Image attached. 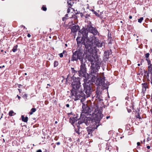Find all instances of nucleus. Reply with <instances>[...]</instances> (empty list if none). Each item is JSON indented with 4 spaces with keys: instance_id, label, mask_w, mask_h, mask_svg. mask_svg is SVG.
Here are the masks:
<instances>
[{
    "instance_id": "nucleus-4",
    "label": "nucleus",
    "mask_w": 152,
    "mask_h": 152,
    "mask_svg": "<svg viewBox=\"0 0 152 152\" xmlns=\"http://www.w3.org/2000/svg\"><path fill=\"white\" fill-rule=\"evenodd\" d=\"M73 81L72 82V89L71 91L72 95L75 100L80 99L81 100L83 98H85V94L83 92V89L80 86V78L73 77Z\"/></svg>"
},
{
    "instance_id": "nucleus-53",
    "label": "nucleus",
    "mask_w": 152,
    "mask_h": 152,
    "mask_svg": "<svg viewBox=\"0 0 152 152\" xmlns=\"http://www.w3.org/2000/svg\"><path fill=\"white\" fill-rule=\"evenodd\" d=\"M138 66H139L140 65V64H137Z\"/></svg>"
},
{
    "instance_id": "nucleus-15",
    "label": "nucleus",
    "mask_w": 152,
    "mask_h": 152,
    "mask_svg": "<svg viewBox=\"0 0 152 152\" xmlns=\"http://www.w3.org/2000/svg\"><path fill=\"white\" fill-rule=\"evenodd\" d=\"M111 54V50H108L105 51L104 53V57L105 58L108 59L109 57V55Z\"/></svg>"
},
{
    "instance_id": "nucleus-36",
    "label": "nucleus",
    "mask_w": 152,
    "mask_h": 152,
    "mask_svg": "<svg viewBox=\"0 0 152 152\" xmlns=\"http://www.w3.org/2000/svg\"><path fill=\"white\" fill-rule=\"evenodd\" d=\"M36 152H42V151L41 150L39 149Z\"/></svg>"
},
{
    "instance_id": "nucleus-13",
    "label": "nucleus",
    "mask_w": 152,
    "mask_h": 152,
    "mask_svg": "<svg viewBox=\"0 0 152 152\" xmlns=\"http://www.w3.org/2000/svg\"><path fill=\"white\" fill-rule=\"evenodd\" d=\"M86 73V68L85 64L82 63L80 66V70L78 71L79 75L80 77H82Z\"/></svg>"
},
{
    "instance_id": "nucleus-22",
    "label": "nucleus",
    "mask_w": 152,
    "mask_h": 152,
    "mask_svg": "<svg viewBox=\"0 0 152 152\" xmlns=\"http://www.w3.org/2000/svg\"><path fill=\"white\" fill-rule=\"evenodd\" d=\"M63 54L66 55V52L64 50L62 53H59L58 55L61 58H62L63 56Z\"/></svg>"
},
{
    "instance_id": "nucleus-49",
    "label": "nucleus",
    "mask_w": 152,
    "mask_h": 152,
    "mask_svg": "<svg viewBox=\"0 0 152 152\" xmlns=\"http://www.w3.org/2000/svg\"><path fill=\"white\" fill-rule=\"evenodd\" d=\"M21 26L22 27H24V28H25V27L24 26H23V25H21Z\"/></svg>"
},
{
    "instance_id": "nucleus-25",
    "label": "nucleus",
    "mask_w": 152,
    "mask_h": 152,
    "mask_svg": "<svg viewBox=\"0 0 152 152\" xmlns=\"http://www.w3.org/2000/svg\"><path fill=\"white\" fill-rule=\"evenodd\" d=\"M14 113V112L12 110H11L9 112V114L10 116H13V114Z\"/></svg>"
},
{
    "instance_id": "nucleus-39",
    "label": "nucleus",
    "mask_w": 152,
    "mask_h": 152,
    "mask_svg": "<svg viewBox=\"0 0 152 152\" xmlns=\"http://www.w3.org/2000/svg\"><path fill=\"white\" fill-rule=\"evenodd\" d=\"M56 144L57 145H59L60 144V142H57Z\"/></svg>"
},
{
    "instance_id": "nucleus-50",
    "label": "nucleus",
    "mask_w": 152,
    "mask_h": 152,
    "mask_svg": "<svg viewBox=\"0 0 152 152\" xmlns=\"http://www.w3.org/2000/svg\"><path fill=\"white\" fill-rule=\"evenodd\" d=\"M131 111V110H128V112H129V113Z\"/></svg>"
},
{
    "instance_id": "nucleus-61",
    "label": "nucleus",
    "mask_w": 152,
    "mask_h": 152,
    "mask_svg": "<svg viewBox=\"0 0 152 152\" xmlns=\"http://www.w3.org/2000/svg\"><path fill=\"white\" fill-rule=\"evenodd\" d=\"M121 23H122V21H121Z\"/></svg>"
},
{
    "instance_id": "nucleus-55",
    "label": "nucleus",
    "mask_w": 152,
    "mask_h": 152,
    "mask_svg": "<svg viewBox=\"0 0 152 152\" xmlns=\"http://www.w3.org/2000/svg\"><path fill=\"white\" fill-rule=\"evenodd\" d=\"M47 85H48V86H50V84H47Z\"/></svg>"
},
{
    "instance_id": "nucleus-33",
    "label": "nucleus",
    "mask_w": 152,
    "mask_h": 152,
    "mask_svg": "<svg viewBox=\"0 0 152 152\" xmlns=\"http://www.w3.org/2000/svg\"><path fill=\"white\" fill-rule=\"evenodd\" d=\"M66 139H68V140L70 142L72 141V139L71 138H66Z\"/></svg>"
},
{
    "instance_id": "nucleus-18",
    "label": "nucleus",
    "mask_w": 152,
    "mask_h": 152,
    "mask_svg": "<svg viewBox=\"0 0 152 152\" xmlns=\"http://www.w3.org/2000/svg\"><path fill=\"white\" fill-rule=\"evenodd\" d=\"M78 119H79V118H78L76 116L75 117H74L72 118H70L69 119V121L70 122H71L72 124H73L76 121H77Z\"/></svg>"
},
{
    "instance_id": "nucleus-52",
    "label": "nucleus",
    "mask_w": 152,
    "mask_h": 152,
    "mask_svg": "<svg viewBox=\"0 0 152 152\" xmlns=\"http://www.w3.org/2000/svg\"><path fill=\"white\" fill-rule=\"evenodd\" d=\"M57 123H58V122H57V121H56L55 122V124H57Z\"/></svg>"
},
{
    "instance_id": "nucleus-26",
    "label": "nucleus",
    "mask_w": 152,
    "mask_h": 152,
    "mask_svg": "<svg viewBox=\"0 0 152 152\" xmlns=\"http://www.w3.org/2000/svg\"><path fill=\"white\" fill-rule=\"evenodd\" d=\"M58 65V62L56 61H55L54 63V67L57 66Z\"/></svg>"
},
{
    "instance_id": "nucleus-46",
    "label": "nucleus",
    "mask_w": 152,
    "mask_h": 152,
    "mask_svg": "<svg viewBox=\"0 0 152 152\" xmlns=\"http://www.w3.org/2000/svg\"><path fill=\"white\" fill-rule=\"evenodd\" d=\"M129 18L130 19H132V16H129Z\"/></svg>"
},
{
    "instance_id": "nucleus-19",
    "label": "nucleus",
    "mask_w": 152,
    "mask_h": 152,
    "mask_svg": "<svg viewBox=\"0 0 152 152\" xmlns=\"http://www.w3.org/2000/svg\"><path fill=\"white\" fill-rule=\"evenodd\" d=\"M93 131V129L91 128L87 130V131L88 132V137H89L92 136Z\"/></svg>"
},
{
    "instance_id": "nucleus-48",
    "label": "nucleus",
    "mask_w": 152,
    "mask_h": 152,
    "mask_svg": "<svg viewBox=\"0 0 152 152\" xmlns=\"http://www.w3.org/2000/svg\"><path fill=\"white\" fill-rule=\"evenodd\" d=\"M87 16H86V18H87L88 17V16H89V15H87Z\"/></svg>"
},
{
    "instance_id": "nucleus-62",
    "label": "nucleus",
    "mask_w": 152,
    "mask_h": 152,
    "mask_svg": "<svg viewBox=\"0 0 152 152\" xmlns=\"http://www.w3.org/2000/svg\"><path fill=\"white\" fill-rule=\"evenodd\" d=\"M138 39H137V41H138Z\"/></svg>"
},
{
    "instance_id": "nucleus-30",
    "label": "nucleus",
    "mask_w": 152,
    "mask_h": 152,
    "mask_svg": "<svg viewBox=\"0 0 152 152\" xmlns=\"http://www.w3.org/2000/svg\"><path fill=\"white\" fill-rule=\"evenodd\" d=\"M149 55H150V54H149V53H146L145 54V57L146 58H148V57H149Z\"/></svg>"
},
{
    "instance_id": "nucleus-5",
    "label": "nucleus",
    "mask_w": 152,
    "mask_h": 152,
    "mask_svg": "<svg viewBox=\"0 0 152 152\" xmlns=\"http://www.w3.org/2000/svg\"><path fill=\"white\" fill-rule=\"evenodd\" d=\"M88 31L86 28H83L79 31L78 37L76 39L77 44L78 45L80 44L83 45L82 43L83 42H86L87 38L89 37H88ZM91 35H89V36Z\"/></svg>"
},
{
    "instance_id": "nucleus-24",
    "label": "nucleus",
    "mask_w": 152,
    "mask_h": 152,
    "mask_svg": "<svg viewBox=\"0 0 152 152\" xmlns=\"http://www.w3.org/2000/svg\"><path fill=\"white\" fill-rule=\"evenodd\" d=\"M36 111V109L35 108H32L31 110V112L30 113V115H32L33 113L35 112Z\"/></svg>"
},
{
    "instance_id": "nucleus-35",
    "label": "nucleus",
    "mask_w": 152,
    "mask_h": 152,
    "mask_svg": "<svg viewBox=\"0 0 152 152\" xmlns=\"http://www.w3.org/2000/svg\"><path fill=\"white\" fill-rule=\"evenodd\" d=\"M75 132L78 134H80V132H79V130H75Z\"/></svg>"
},
{
    "instance_id": "nucleus-23",
    "label": "nucleus",
    "mask_w": 152,
    "mask_h": 152,
    "mask_svg": "<svg viewBox=\"0 0 152 152\" xmlns=\"http://www.w3.org/2000/svg\"><path fill=\"white\" fill-rule=\"evenodd\" d=\"M18 45L15 46L13 48L12 51L13 52H15L17 50Z\"/></svg>"
},
{
    "instance_id": "nucleus-1",
    "label": "nucleus",
    "mask_w": 152,
    "mask_h": 152,
    "mask_svg": "<svg viewBox=\"0 0 152 152\" xmlns=\"http://www.w3.org/2000/svg\"><path fill=\"white\" fill-rule=\"evenodd\" d=\"M82 44L84 45L86 48L88 50L89 54L87 53V55L93 56V57L95 55L98 57L97 54V50L96 46L100 48L104 45V42H101L98 38L93 35H90V37L87 38L86 42H82Z\"/></svg>"
},
{
    "instance_id": "nucleus-63",
    "label": "nucleus",
    "mask_w": 152,
    "mask_h": 152,
    "mask_svg": "<svg viewBox=\"0 0 152 152\" xmlns=\"http://www.w3.org/2000/svg\"><path fill=\"white\" fill-rule=\"evenodd\" d=\"M151 111V113H152V110Z\"/></svg>"
},
{
    "instance_id": "nucleus-10",
    "label": "nucleus",
    "mask_w": 152,
    "mask_h": 152,
    "mask_svg": "<svg viewBox=\"0 0 152 152\" xmlns=\"http://www.w3.org/2000/svg\"><path fill=\"white\" fill-rule=\"evenodd\" d=\"M88 31L90 32V33L94 35H97L98 34V32L96 29L91 25V23L90 22L87 25L86 28Z\"/></svg>"
},
{
    "instance_id": "nucleus-9",
    "label": "nucleus",
    "mask_w": 152,
    "mask_h": 152,
    "mask_svg": "<svg viewBox=\"0 0 152 152\" xmlns=\"http://www.w3.org/2000/svg\"><path fill=\"white\" fill-rule=\"evenodd\" d=\"M90 118L89 117H86L85 115L83 114H81L80 115V118L78 122V125H77V127L79 128V125L83 123H85L87 125H88L91 121L90 120Z\"/></svg>"
},
{
    "instance_id": "nucleus-54",
    "label": "nucleus",
    "mask_w": 152,
    "mask_h": 152,
    "mask_svg": "<svg viewBox=\"0 0 152 152\" xmlns=\"http://www.w3.org/2000/svg\"><path fill=\"white\" fill-rule=\"evenodd\" d=\"M24 74H25V75H27V73H25Z\"/></svg>"
},
{
    "instance_id": "nucleus-8",
    "label": "nucleus",
    "mask_w": 152,
    "mask_h": 152,
    "mask_svg": "<svg viewBox=\"0 0 152 152\" xmlns=\"http://www.w3.org/2000/svg\"><path fill=\"white\" fill-rule=\"evenodd\" d=\"M83 92L85 93L86 98L89 97L93 91L91 85L88 83L83 84Z\"/></svg>"
},
{
    "instance_id": "nucleus-3",
    "label": "nucleus",
    "mask_w": 152,
    "mask_h": 152,
    "mask_svg": "<svg viewBox=\"0 0 152 152\" xmlns=\"http://www.w3.org/2000/svg\"><path fill=\"white\" fill-rule=\"evenodd\" d=\"M82 113L87 114L91 116L95 120L99 123L102 118L103 115L99 110V106L97 104L93 103L91 105H87L85 108L83 107Z\"/></svg>"
},
{
    "instance_id": "nucleus-14",
    "label": "nucleus",
    "mask_w": 152,
    "mask_h": 152,
    "mask_svg": "<svg viewBox=\"0 0 152 152\" xmlns=\"http://www.w3.org/2000/svg\"><path fill=\"white\" fill-rule=\"evenodd\" d=\"M142 93L144 94L146 91V88H148L147 83H146L142 84Z\"/></svg>"
},
{
    "instance_id": "nucleus-37",
    "label": "nucleus",
    "mask_w": 152,
    "mask_h": 152,
    "mask_svg": "<svg viewBox=\"0 0 152 152\" xmlns=\"http://www.w3.org/2000/svg\"><path fill=\"white\" fill-rule=\"evenodd\" d=\"M67 12L69 13L70 12V9L69 8H68L67 9Z\"/></svg>"
},
{
    "instance_id": "nucleus-41",
    "label": "nucleus",
    "mask_w": 152,
    "mask_h": 152,
    "mask_svg": "<svg viewBox=\"0 0 152 152\" xmlns=\"http://www.w3.org/2000/svg\"><path fill=\"white\" fill-rule=\"evenodd\" d=\"M17 97H18V99H20V98H21L18 95H17Z\"/></svg>"
},
{
    "instance_id": "nucleus-45",
    "label": "nucleus",
    "mask_w": 152,
    "mask_h": 152,
    "mask_svg": "<svg viewBox=\"0 0 152 152\" xmlns=\"http://www.w3.org/2000/svg\"><path fill=\"white\" fill-rule=\"evenodd\" d=\"M110 118V116H108L106 117V118L107 119H109Z\"/></svg>"
},
{
    "instance_id": "nucleus-44",
    "label": "nucleus",
    "mask_w": 152,
    "mask_h": 152,
    "mask_svg": "<svg viewBox=\"0 0 152 152\" xmlns=\"http://www.w3.org/2000/svg\"><path fill=\"white\" fill-rule=\"evenodd\" d=\"M94 13L97 16H99V15L97 14V13L96 12H95Z\"/></svg>"
},
{
    "instance_id": "nucleus-57",
    "label": "nucleus",
    "mask_w": 152,
    "mask_h": 152,
    "mask_svg": "<svg viewBox=\"0 0 152 152\" xmlns=\"http://www.w3.org/2000/svg\"><path fill=\"white\" fill-rule=\"evenodd\" d=\"M4 67V66L3 65L2 66V67Z\"/></svg>"
},
{
    "instance_id": "nucleus-42",
    "label": "nucleus",
    "mask_w": 152,
    "mask_h": 152,
    "mask_svg": "<svg viewBox=\"0 0 152 152\" xmlns=\"http://www.w3.org/2000/svg\"><path fill=\"white\" fill-rule=\"evenodd\" d=\"M137 145L139 146L140 145V143L139 142H137Z\"/></svg>"
},
{
    "instance_id": "nucleus-31",
    "label": "nucleus",
    "mask_w": 152,
    "mask_h": 152,
    "mask_svg": "<svg viewBox=\"0 0 152 152\" xmlns=\"http://www.w3.org/2000/svg\"><path fill=\"white\" fill-rule=\"evenodd\" d=\"M146 60L148 62V65H149L151 63V61H150V60L149 59H147Z\"/></svg>"
},
{
    "instance_id": "nucleus-38",
    "label": "nucleus",
    "mask_w": 152,
    "mask_h": 152,
    "mask_svg": "<svg viewBox=\"0 0 152 152\" xmlns=\"http://www.w3.org/2000/svg\"><path fill=\"white\" fill-rule=\"evenodd\" d=\"M27 37H30L31 36V35L30 34H27Z\"/></svg>"
},
{
    "instance_id": "nucleus-11",
    "label": "nucleus",
    "mask_w": 152,
    "mask_h": 152,
    "mask_svg": "<svg viewBox=\"0 0 152 152\" xmlns=\"http://www.w3.org/2000/svg\"><path fill=\"white\" fill-rule=\"evenodd\" d=\"M88 31L90 32V33L94 35H97L98 34V32L96 29L91 25V23L90 22L87 25L86 28Z\"/></svg>"
},
{
    "instance_id": "nucleus-64",
    "label": "nucleus",
    "mask_w": 152,
    "mask_h": 152,
    "mask_svg": "<svg viewBox=\"0 0 152 152\" xmlns=\"http://www.w3.org/2000/svg\"><path fill=\"white\" fill-rule=\"evenodd\" d=\"M79 0H78V1H79Z\"/></svg>"
},
{
    "instance_id": "nucleus-60",
    "label": "nucleus",
    "mask_w": 152,
    "mask_h": 152,
    "mask_svg": "<svg viewBox=\"0 0 152 152\" xmlns=\"http://www.w3.org/2000/svg\"><path fill=\"white\" fill-rule=\"evenodd\" d=\"M122 138V137H121V138Z\"/></svg>"
},
{
    "instance_id": "nucleus-58",
    "label": "nucleus",
    "mask_w": 152,
    "mask_h": 152,
    "mask_svg": "<svg viewBox=\"0 0 152 152\" xmlns=\"http://www.w3.org/2000/svg\"><path fill=\"white\" fill-rule=\"evenodd\" d=\"M151 32H152V29H151Z\"/></svg>"
},
{
    "instance_id": "nucleus-40",
    "label": "nucleus",
    "mask_w": 152,
    "mask_h": 152,
    "mask_svg": "<svg viewBox=\"0 0 152 152\" xmlns=\"http://www.w3.org/2000/svg\"><path fill=\"white\" fill-rule=\"evenodd\" d=\"M66 106L67 107H69V104H67L66 105Z\"/></svg>"
},
{
    "instance_id": "nucleus-2",
    "label": "nucleus",
    "mask_w": 152,
    "mask_h": 152,
    "mask_svg": "<svg viewBox=\"0 0 152 152\" xmlns=\"http://www.w3.org/2000/svg\"><path fill=\"white\" fill-rule=\"evenodd\" d=\"M94 57L88 55H86V59L90 61L91 64V73L88 76V80L92 82H95L96 79L99 77V69L101 65V60L99 57L96 55Z\"/></svg>"
},
{
    "instance_id": "nucleus-27",
    "label": "nucleus",
    "mask_w": 152,
    "mask_h": 152,
    "mask_svg": "<svg viewBox=\"0 0 152 152\" xmlns=\"http://www.w3.org/2000/svg\"><path fill=\"white\" fill-rule=\"evenodd\" d=\"M27 95L26 94H23V97L25 99V101H26V100L27 99Z\"/></svg>"
},
{
    "instance_id": "nucleus-17",
    "label": "nucleus",
    "mask_w": 152,
    "mask_h": 152,
    "mask_svg": "<svg viewBox=\"0 0 152 152\" xmlns=\"http://www.w3.org/2000/svg\"><path fill=\"white\" fill-rule=\"evenodd\" d=\"M79 29V26L78 25H74L71 28L72 31L73 32L77 31Z\"/></svg>"
},
{
    "instance_id": "nucleus-12",
    "label": "nucleus",
    "mask_w": 152,
    "mask_h": 152,
    "mask_svg": "<svg viewBox=\"0 0 152 152\" xmlns=\"http://www.w3.org/2000/svg\"><path fill=\"white\" fill-rule=\"evenodd\" d=\"M100 87L99 88H98L97 89L96 91V94L95 96H94L96 100H97V101H100L103 100V97L102 96V91L100 89Z\"/></svg>"
},
{
    "instance_id": "nucleus-7",
    "label": "nucleus",
    "mask_w": 152,
    "mask_h": 152,
    "mask_svg": "<svg viewBox=\"0 0 152 152\" xmlns=\"http://www.w3.org/2000/svg\"><path fill=\"white\" fill-rule=\"evenodd\" d=\"M103 73L100 74L99 77H97L96 81L99 86H102L103 87V88L104 89L108 88V84L107 83V81L105 79V77H101V76L103 75Z\"/></svg>"
},
{
    "instance_id": "nucleus-29",
    "label": "nucleus",
    "mask_w": 152,
    "mask_h": 152,
    "mask_svg": "<svg viewBox=\"0 0 152 152\" xmlns=\"http://www.w3.org/2000/svg\"><path fill=\"white\" fill-rule=\"evenodd\" d=\"M42 9L44 11H46L47 10V8L44 6H43L42 7Z\"/></svg>"
},
{
    "instance_id": "nucleus-43",
    "label": "nucleus",
    "mask_w": 152,
    "mask_h": 152,
    "mask_svg": "<svg viewBox=\"0 0 152 152\" xmlns=\"http://www.w3.org/2000/svg\"><path fill=\"white\" fill-rule=\"evenodd\" d=\"M147 148L148 149H149L150 148V146L148 145L147 146Z\"/></svg>"
},
{
    "instance_id": "nucleus-51",
    "label": "nucleus",
    "mask_w": 152,
    "mask_h": 152,
    "mask_svg": "<svg viewBox=\"0 0 152 152\" xmlns=\"http://www.w3.org/2000/svg\"><path fill=\"white\" fill-rule=\"evenodd\" d=\"M5 142V140L4 139H3V142Z\"/></svg>"
},
{
    "instance_id": "nucleus-47",
    "label": "nucleus",
    "mask_w": 152,
    "mask_h": 152,
    "mask_svg": "<svg viewBox=\"0 0 152 152\" xmlns=\"http://www.w3.org/2000/svg\"><path fill=\"white\" fill-rule=\"evenodd\" d=\"M68 14H66L65 15V17H66H66H68Z\"/></svg>"
},
{
    "instance_id": "nucleus-20",
    "label": "nucleus",
    "mask_w": 152,
    "mask_h": 152,
    "mask_svg": "<svg viewBox=\"0 0 152 152\" xmlns=\"http://www.w3.org/2000/svg\"><path fill=\"white\" fill-rule=\"evenodd\" d=\"M67 3L68 4V5L69 6V8L71 7L73 4V2L71 0H68Z\"/></svg>"
},
{
    "instance_id": "nucleus-56",
    "label": "nucleus",
    "mask_w": 152,
    "mask_h": 152,
    "mask_svg": "<svg viewBox=\"0 0 152 152\" xmlns=\"http://www.w3.org/2000/svg\"><path fill=\"white\" fill-rule=\"evenodd\" d=\"M18 90L19 91V92H20V89H19Z\"/></svg>"
},
{
    "instance_id": "nucleus-34",
    "label": "nucleus",
    "mask_w": 152,
    "mask_h": 152,
    "mask_svg": "<svg viewBox=\"0 0 152 152\" xmlns=\"http://www.w3.org/2000/svg\"><path fill=\"white\" fill-rule=\"evenodd\" d=\"M67 19V18H66V17H64L63 18H62V20L63 21H64V20H65L66 19Z\"/></svg>"
},
{
    "instance_id": "nucleus-6",
    "label": "nucleus",
    "mask_w": 152,
    "mask_h": 152,
    "mask_svg": "<svg viewBox=\"0 0 152 152\" xmlns=\"http://www.w3.org/2000/svg\"><path fill=\"white\" fill-rule=\"evenodd\" d=\"M83 54V49H78L75 52H73V54L71 61H77L79 59L81 61L82 60Z\"/></svg>"
},
{
    "instance_id": "nucleus-59",
    "label": "nucleus",
    "mask_w": 152,
    "mask_h": 152,
    "mask_svg": "<svg viewBox=\"0 0 152 152\" xmlns=\"http://www.w3.org/2000/svg\"><path fill=\"white\" fill-rule=\"evenodd\" d=\"M135 34H134V36H135Z\"/></svg>"
},
{
    "instance_id": "nucleus-28",
    "label": "nucleus",
    "mask_w": 152,
    "mask_h": 152,
    "mask_svg": "<svg viewBox=\"0 0 152 152\" xmlns=\"http://www.w3.org/2000/svg\"><path fill=\"white\" fill-rule=\"evenodd\" d=\"M143 19V18L141 17L140 19H138V22L140 23H141L142 22Z\"/></svg>"
},
{
    "instance_id": "nucleus-16",
    "label": "nucleus",
    "mask_w": 152,
    "mask_h": 152,
    "mask_svg": "<svg viewBox=\"0 0 152 152\" xmlns=\"http://www.w3.org/2000/svg\"><path fill=\"white\" fill-rule=\"evenodd\" d=\"M144 77H145L146 78H147L148 80H149V75H150V79L151 80V72H149L148 71L147 72L146 71L144 70Z\"/></svg>"
},
{
    "instance_id": "nucleus-32",
    "label": "nucleus",
    "mask_w": 152,
    "mask_h": 152,
    "mask_svg": "<svg viewBox=\"0 0 152 152\" xmlns=\"http://www.w3.org/2000/svg\"><path fill=\"white\" fill-rule=\"evenodd\" d=\"M136 117L137 118H139V119H141V117L140 116V115L139 114H138L137 116Z\"/></svg>"
},
{
    "instance_id": "nucleus-21",
    "label": "nucleus",
    "mask_w": 152,
    "mask_h": 152,
    "mask_svg": "<svg viewBox=\"0 0 152 152\" xmlns=\"http://www.w3.org/2000/svg\"><path fill=\"white\" fill-rule=\"evenodd\" d=\"M22 120L23 121L25 122H26L28 121V118L27 117H24L23 115H22L21 116Z\"/></svg>"
}]
</instances>
